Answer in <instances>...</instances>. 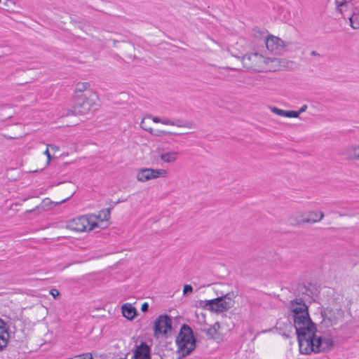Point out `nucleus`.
Masks as SVG:
<instances>
[{"mask_svg": "<svg viewBox=\"0 0 359 359\" xmlns=\"http://www.w3.org/2000/svg\"><path fill=\"white\" fill-rule=\"evenodd\" d=\"M109 219L110 209H104L97 215L88 214L71 219L67 222L66 227L75 232H89L97 228H105Z\"/></svg>", "mask_w": 359, "mask_h": 359, "instance_id": "nucleus-1", "label": "nucleus"}, {"mask_svg": "<svg viewBox=\"0 0 359 359\" xmlns=\"http://www.w3.org/2000/svg\"><path fill=\"white\" fill-rule=\"evenodd\" d=\"M300 353L308 355L330 351L333 341L330 338H322L316 335V327L297 334Z\"/></svg>", "mask_w": 359, "mask_h": 359, "instance_id": "nucleus-2", "label": "nucleus"}, {"mask_svg": "<svg viewBox=\"0 0 359 359\" xmlns=\"http://www.w3.org/2000/svg\"><path fill=\"white\" fill-rule=\"evenodd\" d=\"M57 187L53 189L54 184L50 182L46 187V189L51 190L50 195L52 198H46V210L54 208L55 207L66 202L72 198L76 191V187L72 182H56Z\"/></svg>", "mask_w": 359, "mask_h": 359, "instance_id": "nucleus-3", "label": "nucleus"}, {"mask_svg": "<svg viewBox=\"0 0 359 359\" xmlns=\"http://www.w3.org/2000/svg\"><path fill=\"white\" fill-rule=\"evenodd\" d=\"M98 96L95 91H88L83 94L76 95L72 109L67 115L82 116L88 114L97 106Z\"/></svg>", "mask_w": 359, "mask_h": 359, "instance_id": "nucleus-4", "label": "nucleus"}, {"mask_svg": "<svg viewBox=\"0 0 359 359\" xmlns=\"http://www.w3.org/2000/svg\"><path fill=\"white\" fill-rule=\"evenodd\" d=\"M179 357L184 358L190 354L196 347V340L191 328L184 324L176 339Z\"/></svg>", "mask_w": 359, "mask_h": 359, "instance_id": "nucleus-5", "label": "nucleus"}, {"mask_svg": "<svg viewBox=\"0 0 359 359\" xmlns=\"http://www.w3.org/2000/svg\"><path fill=\"white\" fill-rule=\"evenodd\" d=\"M237 295L236 292L231 291L213 299L201 301L199 304L212 312L222 313L233 306L234 299Z\"/></svg>", "mask_w": 359, "mask_h": 359, "instance_id": "nucleus-6", "label": "nucleus"}, {"mask_svg": "<svg viewBox=\"0 0 359 359\" xmlns=\"http://www.w3.org/2000/svg\"><path fill=\"white\" fill-rule=\"evenodd\" d=\"M269 62H272L271 58H265L262 55L257 53H248L242 57L244 67L257 72L264 71Z\"/></svg>", "mask_w": 359, "mask_h": 359, "instance_id": "nucleus-7", "label": "nucleus"}, {"mask_svg": "<svg viewBox=\"0 0 359 359\" xmlns=\"http://www.w3.org/2000/svg\"><path fill=\"white\" fill-rule=\"evenodd\" d=\"M323 318L321 323L325 327H332L339 322L342 321L344 316V312L341 309H325L321 312Z\"/></svg>", "mask_w": 359, "mask_h": 359, "instance_id": "nucleus-8", "label": "nucleus"}, {"mask_svg": "<svg viewBox=\"0 0 359 359\" xmlns=\"http://www.w3.org/2000/svg\"><path fill=\"white\" fill-rule=\"evenodd\" d=\"M172 330V318L168 315H161L154 321V335L158 338L167 336Z\"/></svg>", "mask_w": 359, "mask_h": 359, "instance_id": "nucleus-9", "label": "nucleus"}, {"mask_svg": "<svg viewBox=\"0 0 359 359\" xmlns=\"http://www.w3.org/2000/svg\"><path fill=\"white\" fill-rule=\"evenodd\" d=\"M168 171L164 169L141 168L137 172L136 178L138 182H145L158 177H165Z\"/></svg>", "mask_w": 359, "mask_h": 359, "instance_id": "nucleus-10", "label": "nucleus"}, {"mask_svg": "<svg viewBox=\"0 0 359 359\" xmlns=\"http://www.w3.org/2000/svg\"><path fill=\"white\" fill-rule=\"evenodd\" d=\"M292 320L297 334L316 327L315 323L312 322L309 312L296 316L292 318Z\"/></svg>", "mask_w": 359, "mask_h": 359, "instance_id": "nucleus-11", "label": "nucleus"}, {"mask_svg": "<svg viewBox=\"0 0 359 359\" xmlns=\"http://www.w3.org/2000/svg\"><path fill=\"white\" fill-rule=\"evenodd\" d=\"M265 43L267 50L272 54L282 55L286 50L287 44L277 36H268L265 40Z\"/></svg>", "mask_w": 359, "mask_h": 359, "instance_id": "nucleus-12", "label": "nucleus"}, {"mask_svg": "<svg viewBox=\"0 0 359 359\" xmlns=\"http://www.w3.org/2000/svg\"><path fill=\"white\" fill-rule=\"evenodd\" d=\"M290 316L292 319L296 316L309 312L308 306L301 298H296L289 304Z\"/></svg>", "mask_w": 359, "mask_h": 359, "instance_id": "nucleus-13", "label": "nucleus"}, {"mask_svg": "<svg viewBox=\"0 0 359 359\" xmlns=\"http://www.w3.org/2000/svg\"><path fill=\"white\" fill-rule=\"evenodd\" d=\"M61 156L62 154L58 147L53 144L46 145V156L48 158L46 164L48 165H58L60 163L59 158Z\"/></svg>", "mask_w": 359, "mask_h": 359, "instance_id": "nucleus-14", "label": "nucleus"}, {"mask_svg": "<svg viewBox=\"0 0 359 359\" xmlns=\"http://www.w3.org/2000/svg\"><path fill=\"white\" fill-rule=\"evenodd\" d=\"M336 9L344 18H348L350 14L355 8L352 0H335Z\"/></svg>", "mask_w": 359, "mask_h": 359, "instance_id": "nucleus-15", "label": "nucleus"}, {"mask_svg": "<svg viewBox=\"0 0 359 359\" xmlns=\"http://www.w3.org/2000/svg\"><path fill=\"white\" fill-rule=\"evenodd\" d=\"M340 155L347 161H359V144L343 147L340 151Z\"/></svg>", "mask_w": 359, "mask_h": 359, "instance_id": "nucleus-16", "label": "nucleus"}, {"mask_svg": "<svg viewBox=\"0 0 359 359\" xmlns=\"http://www.w3.org/2000/svg\"><path fill=\"white\" fill-rule=\"evenodd\" d=\"M134 359H150V348L146 343H141L135 350Z\"/></svg>", "mask_w": 359, "mask_h": 359, "instance_id": "nucleus-17", "label": "nucleus"}, {"mask_svg": "<svg viewBox=\"0 0 359 359\" xmlns=\"http://www.w3.org/2000/svg\"><path fill=\"white\" fill-rule=\"evenodd\" d=\"M179 152L175 151H158V157L161 161L166 163H173L178 158Z\"/></svg>", "mask_w": 359, "mask_h": 359, "instance_id": "nucleus-18", "label": "nucleus"}, {"mask_svg": "<svg viewBox=\"0 0 359 359\" xmlns=\"http://www.w3.org/2000/svg\"><path fill=\"white\" fill-rule=\"evenodd\" d=\"M161 123L164 125L175 126L178 128H185L188 129H192L194 128L193 123L189 121L182 120L171 121L168 118H163Z\"/></svg>", "mask_w": 359, "mask_h": 359, "instance_id": "nucleus-19", "label": "nucleus"}, {"mask_svg": "<svg viewBox=\"0 0 359 359\" xmlns=\"http://www.w3.org/2000/svg\"><path fill=\"white\" fill-rule=\"evenodd\" d=\"M8 333L6 323L0 318V351L8 344Z\"/></svg>", "mask_w": 359, "mask_h": 359, "instance_id": "nucleus-20", "label": "nucleus"}, {"mask_svg": "<svg viewBox=\"0 0 359 359\" xmlns=\"http://www.w3.org/2000/svg\"><path fill=\"white\" fill-rule=\"evenodd\" d=\"M123 316L128 320H133L137 315V310L130 304H124L121 306Z\"/></svg>", "mask_w": 359, "mask_h": 359, "instance_id": "nucleus-21", "label": "nucleus"}, {"mask_svg": "<svg viewBox=\"0 0 359 359\" xmlns=\"http://www.w3.org/2000/svg\"><path fill=\"white\" fill-rule=\"evenodd\" d=\"M219 328L220 325L217 322L210 327L203 329L202 331L205 333L208 339H217L219 338L217 332Z\"/></svg>", "mask_w": 359, "mask_h": 359, "instance_id": "nucleus-22", "label": "nucleus"}, {"mask_svg": "<svg viewBox=\"0 0 359 359\" xmlns=\"http://www.w3.org/2000/svg\"><path fill=\"white\" fill-rule=\"evenodd\" d=\"M307 215L306 219L304 220L307 224L318 222L324 217V213L321 211H310L307 212Z\"/></svg>", "mask_w": 359, "mask_h": 359, "instance_id": "nucleus-23", "label": "nucleus"}, {"mask_svg": "<svg viewBox=\"0 0 359 359\" xmlns=\"http://www.w3.org/2000/svg\"><path fill=\"white\" fill-rule=\"evenodd\" d=\"M348 19L350 21V25L353 29L359 28V8H353L352 13L348 16Z\"/></svg>", "mask_w": 359, "mask_h": 359, "instance_id": "nucleus-24", "label": "nucleus"}, {"mask_svg": "<svg viewBox=\"0 0 359 359\" xmlns=\"http://www.w3.org/2000/svg\"><path fill=\"white\" fill-rule=\"evenodd\" d=\"M306 213L302 212H297L292 214L290 217V221L292 224L299 225L306 224V222L304 220L306 219V217H305Z\"/></svg>", "mask_w": 359, "mask_h": 359, "instance_id": "nucleus-25", "label": "nucleus"}, {"mask_svg": "<svg viewBox=\"0 0 359 359\" xmlns=\"http://www.w3.org/2000/svg\"><path fill=\"white\" fill-rule=\"evenodd\" d=\"M88 91H93L90 89V83L88 82H79L76 83L75 87L76 95L78 93L83 94Z\"/></svg>", "mask_w": 359, "mask_h": 359, "instance_id": "nucleus-26", "label": "nucleus"}, {"mask_svg": "<svg viewBox=\"0 0 359 359\" xmlns=\"http://www.w3.org/2000/svg\"><path fill=\"white\" fill-rule=\"evenodd\" d=\"M271 111L278 116L287 117V111H285L276 107H271Z\"/></svg>", "mask_w": 359, "mask_h": 359, "instance_id": "nucleus-27", "label": "nucleus"}, {"mask_svg": "<svg viewBox=\"0 0 359 359\" xmlns=\"http://www.w3.org/2000/svg\"><path fill=\"white\" fill-rule=\"evenodd\" d=\"M140 126L142 129H144V130H147V131H149L150 133H151L152 131V128H149L147 125V118H143L140 123Z\"/></svg>", "mask_w": 359, "mask_h": 359, "instance_id": "nucleus-28", "label": "nucleus"}, {"mask_svg": "<svg viewBox=\"0 0 359 359\" xmlns=\"http://www.w3.org/2000/svg\"><path fill=\"white\" fill-rule=\"evenodd\" d=\"M50 294L53 296L55 299H59L61 296L60 292L55 288L50 290Z\"/></svg>", "mask_w": 359, "mask_h": 359, "instance_id": "nucleus-29", "label": "nucleus"}, {"mask_svg": "<svg viewBox=\"0 0 359 359\" xmlns=\"http://www.w3.org/2000/svg\"><path fill=\"white\" fill-rule=\"evenodd\" d=\"M299 116L298 111H287V117L288 118H297Z\"/></svg>", "mask_w": 359, "mask_h": 359, "instance_id": "nucleus-30", "label": "nucleus"}, {"mask_svg": "<svg viewBox=\"0 0 359 359\" xmlns=\"http://www.w3.org/2000/svg\"><path fill=\"white\" fill-rule=\"evenodd\" d=\"M192 290H193V288H192L191 285H185L184 286V289H183V294L185 295V294H187L188 293H190V292H192Z\"/></svg>", "mask_w": 359, "mask_h": 359, "instance_id": "nucleus-31", "label": "nucleus"}, {"mask_svg": "<svg viewBox=\"0 0 359 359\" xmlns=\"http://www.w3.org/2000/svg\"><path fill=\"white\" fill-rule=\"evenodd\" d=\"M149 309V304L145 302L142 305V307H141V310L143 311V312H145L148 310Z\"/></svg>", "mask_w": 359, "mask_h": 359, "instance_id": "nucleus-32", "label": "nucleus"}, {"mask_svg": "<svg viewBox=\"0 0 359 359\" xmlns=\"http://www.w3.org/2000/svg\"><path fill=\"white\" fill-rule=\"evenodd\" d=\"M307 109V105L304 104L300 107V109L298 110L299 114H302Z\"/></svg>", "mask_w": 359, "mask_h": 359, "instance_id": "nucleus-33", "label": "nucleus"}, {"mask_svg": "<svg viewBox=\"0 0 359 359\" xmlns=\"http://www.w3.org/2000/svg\"><path fill=\"white\" fill-rule=\"evenodd\" d=\"M162 133L165 135H180L181 134V133H176L169 132V131H163Z\"/></svg>", "mask_w": 359, "mask_h": 359, "instance_id": "nucleus-34", "label": "nucleus"}, {"mask_svg": "<svg viewBox=\"0 0 359 359\" xmlns=\"http://www.w3.org/2000/svg\"><path fill=\"white\" fill-rule=\"evenodd\" d=\"M152 121H153L154 123H161L162 119H161V118H158V117L155 116V117H153V118H152Z\"/></svg>", "mask_w": 359, "mask_h": 359, "instance_id": "nucleus-35", "label": "nucleus"}, {"mask_svg": "<svg viewBox=\"0 0 359 359\" xmlns=\"http://www.w3.org/2000/svg\"><path fill=\"white\" fill-rule=\"evenodd\" d=\"M311 55L313 56H317L319 55V54L316 50H312L311 53Z\"/></svg>", "mask_w": 359, "mask_h": 359, "instance_id": "nucleus-36", "label": "nucleus"}, {"mask_svg": "<svg viewBox=\"0 0 359 359\" xmlns=\"http://www.w3.org/2000/svg\"><path fill=\"white\" fill-rule=\"evenodd\" d=\"M118 43H119V41H118V40H113V45H114V47H116Z\"/></svg>", "mask_w": 359, "mask_h": 359, "instance_id": "nucleus-37", "label": "nucleus"}]
</instances>
